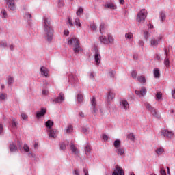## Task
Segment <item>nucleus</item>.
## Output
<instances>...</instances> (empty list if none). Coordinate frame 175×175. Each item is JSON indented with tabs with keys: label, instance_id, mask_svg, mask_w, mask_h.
<instances>
[{
	"label": "nucleus",
	"instance_id": "f257e3e1",
	"mask_svg": "<svg viewBox=\"0 0 175 175\" xmlns=\"http://www.w3.org/2000/svg\"><path fill=\"white\" fill-rule=\"evenodd\" d=\"M43 27L44 38L48 42H51V40H53V37L54 36V28L51 24V18L49 17H44Z\"/></svg>",
	"mask_w": 175,
	"mask_h": 175
},
{
	"label": "nucleus",
	"instance_id": "f03ea898",
	"mask_svg": "<svg viewBox=\"0 0 175 175\" xmlns=\"http://www.w3.org/2000/svg\"><path fill=\"white\" fill-rule=\"evenodd\" d=\"M68 45L72 47V50L75 54H79L80 51H83V49L80 46V41L76 38H71L68 41Z\"/></svg>",
	"mask_w": 175,
	"mask_h": 175
},
{
	"label": "nucleus",
	"instance_id": "7ed1b4c3",
	"mask_svg": "<svg viewBox=\"0 0 175 175\" xmlns=\"http://www.w3.org/2000/svg\"><path fill=\"white\" fill-rule=\"evenodd\" d=\"M100 42L102 43V44H114V38H113V36L109 34L108 38H106V36H100L99 37Z\"/></svg>",
	"mask_w": 175,
	"mask_h": 175
},
{
	"label": "nucleus",
	"instance_id": "20e7f679",
	"mask_svg": "<svg viewBox=\"0 0 175 175\" xmlns=\"http://www.w3.org/2000/svg\"><path fill=\"white\" fill-rule=\"evenodd\" d=\"M147 17V11L145 9L141 10V11L137 14V22L143 23Z\"/></svg>",
	"mask_w": 175,
	"mask_h": 175
},
{
	"label": "nucleus",
	"instance_id": "39448f33",
	"mask_svg": "<svg viewBox=\"0 0 175 175\" xmlns=\"http://www.w3.org/2000/svg\"><path fill=\"white\" fill-rule=\"evenodd\" d=\"M94 51H95L94 61L96 62V65H99L102 59V56H100V54L99 53V50H98V48H94Z\"/></svg>",
	"mask_w": 175,
	"mask_h": 175
},
{
	"label": "nucleus",
	"instance_id": "423d86ee",
	"mask_svg": "<svg viewBox=\"0 0 175 175\" xmlns=\"http://www.w3.org/2000/svg\"><path fill=\"white\" fill-rule=\"evenodd\" d=\"M112 175H125L124 170L118 165H116L114 171L112 172Z\"/></svg>",
	"mask_w": 175,
	"mask_h": 175
},
{
	"label": "nucleus",
	"instance_id": "0eeeda50",
	"mask_svg": "<svg viewBox=\"0 0 175 175\" xmlns=\"http://www.w3.org/2000/svg\"><path fill=\"white\" fill-rule=\"evenodd\" d=\"M161 135L164 136V137H167V139H172L174 133L169 130H163L161 131Z\"/></svg>",
	"mask_w": 175,
	"mask_h": 175
},
{
	"label": "nucleus",
	"instance_id": "6e6552de",
	"mask_svg": "<svg viewBox=\"0 0 175 175\" xmlns=\"http://www.w3.org/2000/svg\"><path fill=\"white\" fill-rule=\"evenodd\" d=\"M91 105H92V114H96V113H98V109H96V100L95 97H93V98L91 101Z\"/></svg>",
	"mask_w": 175,
	"mask_h": 175
},
{
	"label": "nucleus",
	"instance_id": "1a4fd4ad",
	"mask_svg": "<svg viewBox=\"0 0 175 175\" xmlns=\"http://www.w3.org/2000/svg\"><path fill=\"white\" fill-rule=\"evenodd\" d=\"M46 113H47V110L45 108H42L40 111L36 112V117L39 120V118L44 117V116H46Z\"/></svg>",
	"mask_w": 175,
	"mask_h": 175
},
{
	"label": "nucleus",
	"instance_id": "9d476101",
	"mask_svg": "<svg viewBox=\"0 0 175 175\" xmlns=\"http://www.w3.org/2000/svg\"><path fill=\"white\" fill-rule=\"evenodd\" d=\"M48 132L49 137H51L53 139H55V137H57V133L58 132L57 129H50L49 130H48Z\"/></svg>",
	"mask_w": 175,
	"mask_h": 175
},
{
	"label": "nucleus",
	"instance_id": "9b49d317",
	"mask_svg": "<svg viewBox=\"0 0 175 175\" xmlns=\"http://www.w3.org/2000/svg\"><path fill=\"white\" fill-rule=\"evenodd\" d=\"M65 100V96L63 93H59L57 98H55L53 102L55 103H62Z\"/></svg>",
	"mask_w": 175,
	"mask_h": 175
},
{
	"label": "nucleus",
	"instance_id": "f8f14e48",
	"mask_svg": "<svg viewBox=\"0 0 175 175\" xmlns=\"http://www.w3.org/2000/svg\"><path fill=\"white\" fill-rule=\"evenodd\" d=\"M5 1L10 10H12V11L16 10V4H14V0H5Z\"/></svg>",
	"mask_w": 175,
	"mask_h": 175
},
{
	"label": "nucleus",
	"instance_id": "ddd939ff",
	"mask_svg": "<svg viewBox=\"0 0 175 175\" xmlns=\"http://www.w3.org/2000/svg\"><path fill=\"white\" fill-rule=\"evenodd\" d=\"M70 147L71 148V151L72 154L77 156L79 155V150L77 149V148H76V146H75V144H73V143L70 144Z\"/></svg>",
	"mask_w": 175,
	"mask_h": 175
},
{
	"label": "nucleus",
	"instance_id": "4468645a",
	"mask_svg": "<svg viewBox=\"0 0 175 175\" xmlns=\"http://www.w3.org/2000/svg\"><path fill=\"white\" fill-rule=\"evenodd\" d=\"M40 72L42 76H44L45 77L49 76V70L46 67L42 66L40 68Z\"/></svg>",
	"mask_w": 175,
	"mask_h": 175
},
{
	"label": "nucleus",
	"instance_id": "2eb2a0df",
	"mask_svg": "<svg viewBox=\"0 0 175 175\" xmlns=\"http://www.w3.org/2000/svg\"><path fill=\"white\" fill-rule=\"evenodd\" d=\"M120 106L122 109H124V110H128L129 108V104L128 103V101L124 100L120 102Z\"/></svg>",
	"mask_w": 175,
	"mask_h": 175
},
{
	"label": "nucleus",
	"instance_id": "dca6fc26",
	"mask_svg": "<svg viewBox=\"0 0 175 175\" xmlns=\"http://www.w3.org/2000/svg\"><path fill=\"white\" fill-rule=\"evenodd\" d=\"M115 96L116 94L112 91H109L107 94V102H111V100L114 99Z\"/></svg>",
	"mask_w": 175,
	"mask_h": 175
},
{
	"label": "nucleus",
	"instance_id": "f3484780",
	"mask_svg": "<svg viewBox=\"0 0 175 175\" xmlns=\"http://www.w3.org/2000/svg\"><path fill=\"white\" fill-rule=\"evenodd\" d=\"M105 8H107V9H111V10H116V9H117V6L113 3H108L105 4Z\"/></svg>",
	"mask_w": 175,
	"mask_h": 175
},
{
	"label": "nucleus",
	"instance_id": "a211bd4d",
	"mask_svg": "<svg viewBox=\"0 0 175 175\" xmlns=\"http://www.w3.org/2000/svg\"><path fill=\"white\" fill-rule=\"evenodd\" d=\"M53 125H54V122L51 120H49L45 122V126H46L49 130L53 129L52 128Z\"/></svg>",
	"mask_w": 175,
	"mask_h": 175
},
{
	"label": "nucleus",
	"instance_id": "6ab92c4d",
	"mask_svg": "<svg viewBox=\"0 0 175 175\" xmlns=\"http://www.w3.org/2000/svg\"><path fill=\"white\" fill-rule=\"evenodd\" d=\"M116 152L118 155H124V154H125V149L120 146V148H116Z\"/></svg>",
	"mask_w": 175,
	"mask_h": 175
},
{
	"label": "nucleus",
	"instance_id": "aec40b11",
	"mask_svg": "<svg viewBox=\"0 0 175 175\" xmlns=\"http://www.w3.org/2000/svg\"><path fill=\"white\" fill-rule=\"evenodd\" d=\"M9 148L11 152H16L17 151V146L14 144H10Z\"/></svg>",
	"mask_w": 175,
	"mask_h": 175
},
{
	"label": "nucleus",
	"instance_id": "412c9836",
	"mask_svg": "<svg viewBox=\"0 0 175 175\" xmlns=\"http://www.w3.org/2000/svg\"><path fill=\"white\" fill-rule=\"evenodd\" d=\"M151 113L153 116V117H155V118H161V114H159V112L158 111H157V109H154L151 112Z\"/></svg>",
	"mask_w": 175,
	"mask_h": 175
},
{
	"label": "nucleus",
	"instance_id": "4be33fe9",
	"mask_svg": "<svg viewBox=\"0 0 175 175\" xmlns=\"http://www.w3.org/2000/svg\"><path fill=\"white\" fill-rule=\"evenodd\" d=\"M159 17L161 20V23H163V21H165L166 20V14H165V12L161 11L159 13Z\"/></svg>",
	"mask_w": 175,
	"mask_h": 175
},
{
	"label": "nucleus",
	"instance_id": "5701e85b",
	"mask_svg": "<svg viewBox=\"0 0 175 175\" xmlns=\"http://www.w3.org/2000/svg\"><path fill=\"white\" fill-rule=\"evenodd\" d=\"M153 73L155 79H159V77H161V74L159 73V70L158 68H154Z\"/></svg>",
	"mask_w": 175,
	"mask_h": 175
},
{
	"label": "nucleus",
	"instance_id": "b1692460",
	"mask_svg": "<svg viewBox=\"0 0 175 175\" xmlns=\"http://www.w3.org/2000/svg\"><path fill=\"white\" fill-rule=\"evenodd\" d=\"M150 44H151V46H153L154 47H157V46H158V44H159L158 40H157L155 38H152L150 40Z\"/></svg>",
	"mask_w": 175,
	"mask_h": 175
},
{
	"label": "nucleus",
	"instance_id": "393cba45",
	"mask_svg": "<svg viewBox=\"0 0 175 175\" xmlns=\"http://www.w3.org/2000/svg\"><path fill=\"white\" fill-rule=\"evenodd\" d=\"M145 107L147 109V110H148L149 111H150V113H152L154 109L155 108H154L153 107L151 106V104L150 103H146L145 104Z\"/></svg>",
	"mask_w": 175,
	"mask_h": 175
},
{
	"label": "nucleus",
	"instance_id": "a878e982",
	"mask_svg": "<svg viewBox=\"0 0 175 175\" xmlns=\"http://www.w3.org/2000/svg\"><path fill=\"white\" fill-rule=\"evenodd\" d=\"M113 146L115 148H119L120 147H121V141H120V139L115 140L113 142Z\"/></svg>",
	"mask_w": 175,
	"mask_h": 175
},
{
	"label": "nucleus",
	"instance_id": "bb28decb",
	"mask_svg": "<svg viewBox=\"0 0 175 175\" xmlns=\"http://www.w3.org/2000/svg\"><path fill=\"white\" fill-rule=\"evenodd\" d=\"M156 154H157V155H162V154H163V152H165V149H163V148H158L156 150H155Z\"/></svg>",
	"mask_w": 175,
	"mask_h": 175
},
{
	"label": "nucleus",
	"instance_id": "cd10ccee",
	"mask_svg": "<svg viewBox=\"0 0 175 175\" xmlns=\"http://www.w3.org/2000/svg\"><path fill=\"white\" fill-rule=\"evenodd\" d=\"M137 81H139V83L144 84V83H146V77H144V76H138Z\"/></svg>",
	"mask_w": 175,
	"mask_h": 175
},
{
	"label": "nucleus",
	"instance_id": "c85d7f7f",
	"mask_svg": "<svg viewBox=\"0 0 175 175\" xmlns=\"http://www.w3.org/2000/svg\"><path fill=\"white\" fill-rule=\"evenodd\" d=\"M77 102H79V103H81V102H83V100H84V97H83L82 94H78L77 96Z\"/></svg>",
	"mask_w": 175,
	"mask_h": 175
},
{
	"label": "nucleus",
	"instance_id": "c756f323",
	"mask_svg": "<svg viewBox=\"0 0 175 175\" xmlns=\"http://www.w3.org/2000/svg\"><path fill=\"white\" fill-rule=\"evenodd\" d=\"M91 146H90L88 144L86 145L85 148V152L86 154V155H88V154H90V152H91Z\"/></svg>",
	"mask_w": 175,
	"mask_h": 175
},
{
	"label": "nucleus",
	"instance_id": "7c9ffc66",
	"mask_svg": "<svg viewBox=\"0 0 175 175\" xmlns=\"http://www.w3.org/2000/svg\"><path fill=\"white\" fill-rule=\"evenodd\" d=\"M14 83V79L12 77H9L8 79V85H12Z\"/></svg>",
	"mask_w": 175,
	"mask_h": 175
},
{
	"label": "nucleus",
	"instance_id": "2f4dec72",
	"mask_svg": "<svg viewBox=\"0 0 175 175\" xmlns=\"http://www.w3.org/2000/svg\"><path fill=\"white\" fill-rule=\"evenodd\" d=\"M146 94H147V90H146V88H142L139 91V95H141L142 96H144Z\"/></svg>",
	"mask_w": 175,
	"mask_h": 175
},
{
	"label": "nucleus",
	"instance_id": "473e14b6",
	"mask_svg": "<svg viewBox=\"0 0 175 175\" xmlns=\"http://www.w3.org/2000/svg\"><path fill=\"white\" fill-rule=\"evenodd\" d=\"M69 81L71 83H73L74 81H77V78L76 77H74L73 75H69Z\"/></svg>",
	"mask_w": 175,
	"mask_h": 175
},
{
	"label": "nucleus",
	"instance_id": "72a5a7b5",
	"mask_svg": "<svg viewBox=\"0 0 175 175\" xmlns=\"http://www.w3.org/2000/svg\"><path fill=\"white\" fill-rule=\"evenodd\" d=\"M73 131V126L72 125L68 126L66 129V133H70Z\"/></svg>",
	"mask_w": 175,
	"mask_h": 175
},
{
	"label": "nucleus",
	"instance_id": "f704fd0d",
	"mask_svg": "<svg viewBox=\"0 0 175 175\" xmlns=\"http://www.w3.org/2000/svg\"><path fill=\"white\" fill-rule=\"evenodd\" d=\"M105 27H106V25L105 23H101V25H100V32L101 35L103 34L102 31H105Z\"/></svg>",
	"mask_w": 175,
	"mask_h": 175
},
{
	"label": "nucleus",
	"instance_id": "c9c22d12",
	"mask_svg": "<svg viewBox=\"0 0 175 175\" xmlns=\"http://www.w3.org/2000/svg\"><path fill=\"white\" fill-rule=\"evenodd\" d=\"M170 62L169 61V57H165L164 59V64L167 68H169Z\"/></svg>",
	"mask_w": 175,
	"mask_h": 175
},
{
	"label": "nucleus",
	"instance_id": "e433bc0d",
	"mask_svg": "<svg viewBox=\"0 0 175 175\" xmlns=\"http://www.w3.org/2000/svg\"><path fill=\"white\" fill-rule=\"evenodd\" d=\"M75 24L77 25V27H81V23H80V19L79 18H75Z\"/></svg>",
	"mask_w": 175,
	"mask_h": 175
},
{
	"label": "nucleus",
	"instance_id": "4c0bfd02",
	"mask_svg": "<svg viewBox=\"0 0 175 175\" xmlns=\"http://www.w3.org/2000/svg\"><path fill=\"white\" fill-rule=\"evenodd\" d=\"M23 150H24L25 152H29V147L28 146V145L27 144H25L24 145Z\"/></svg>",
	"mask_w": 175,
	"mask_h": 175
},
{
	"label": "nucleus",
	"instance_id": "58836bf2",
	"mask_svg": "<svg viewBox=\"0 0 175 175\" xmlns=\"http://www.w3.org/2000/svg\"><path fill=\"white\" fill-rule=\"evenodd\" d=\"M90 27L91 28V29H92V31H96V25H95L94 23H90Z\"/></svg>",
	"mask_w": 175,
	"mask_h": 175
},
{
	"label": "nucleus",
	"instance_id": "ea45409f",
	"mask_svg": "<svg viewBox=\"0 0 175 175\" xmlns=\"http://www.w3.org/2000/svg\"><path fill=\"white\" fill-rule=\"evenodd\" d=\"M83 8H79L77 12V16H81V14H83Z\"/></svg>",
	"mask_w": 175,
	"mask_h": 175
},
{
	"label": "nucleus",
	"instance_id": "a19ab883",
	"mask_svg": "<svg viewBox=\"0 0 175 175\" xmlns=\"http://www.w3.org/2000/svg\"><path fill=\"white\" fill-rule=\"evenodd\" d=\"M128 139H130V140H135V135L133 133H130L127 135Z\"/></svg>",
	"mask_w": 175,
	"mask_h": 175
},
{
	"label": "nucleus",
	"instance_id": "79ce46f5",
	"mask_svg": "<svg viewBox=\"0 0 175 175\" xmlns=\"http://www.w3.org/2000/svg\"><path fill=\"white\" fill-rule=\"evenodd\" d=\"M131 77H133V79H137V72H136L135 70L132 71Z\"/></svg>",
	"mask_w": 175,
	"mask_h": 175
},
{
	"label": "nucleus",
	"instance_id": "37998d69",
	"mask_svg": "<svg viewBox=\"0 0 175 175\" xmlns=\"http://www.w3.org/2000/svg\"><path fill=\"white\" fill-rule=\"evenodd\" d=\"M125 38H126L127 39H132V38H133V34H132V33H126Z\"/></svg>",
	"mask_w": 175,
	"mask_h": 175
},
{
	"label": "nucleus",
	"instance_id": "c03bdc74",
	"mask_svg": "<svg viewBox=\"0 0 175 175\" xmlns=\"http://www.w3.org/2000/svg\"><path fill=\"white\" fill-rule=\"evenodd\" d=\"M12 126H17V120L14 118L12 119Z\"/></svg>",
	"mask_w": 175,
	"mask_h": 175
},
{
	"label": "nucleus",
	"instance_id": "a18cd8bd",
	"mask_svg": "<svg viewBox=\"0 0 175 175\" xmlns=\"http://www.w3.org/2000/svg\"><path fill=\"white\" fill-rule=\"evenodd\" d=\"M144 36L145 39H148V38H150V33H148V31H144Z\"/></svg>",
	"mask_w": 175,
	"mask_h": 175
},
{
	"label": "nucleus",
	"instance_id": "49530a36",
	"mask_svg": "<svg viewBox=\"0 0 175 175\" xmlns=\"http://www.w3.org/2000/svg\"><path fill=\"white\" fill-rule=\"evenodd\" d=\"M109 75L110 77H111L113 79V77H114V76L116 75V71H114V70L109 71Z\"/></svg>",
	"mask_w": 175,
	"mask_h": 175
},
{
	"label": "nucleus",
	"instance_id": "de8ad7c7",
	"mask_svg": "<svg viewBox=\"0 0 175 175\" xmlns=\"http://www.w3.org/2000/svg\"><path fill=\"white\" fill-rule=\"evenodd\" d=\"M6 98H7L6 94H0V99L1 100H5V99H6Z\"/></svg>",
	"mask_w": 175,
	"mask_h": 175
},
{
	"label": "nucleus",
	"instance_id": "09e8293b",
	"mask_svg": "<svg viewBox=\"0 0 175 175\" xmlns=\"http://www.w3.org/2000/svg\"><path fill=\"white\" fill-rule=\"evenodd\" d=\"M60 150H66V145L64 143L60 144Z\"/></svg>",
	"mask_w": 175,
	"mask_h": 175
},
{
	"label": "nucleus",
	"instance_id": "8fccbe9b",
	"mask_svg": "<svg viewBox=\"0 0 175 175\" xmlns=\"http://www.w3.org/2000/svg\"><path fill=\"white\" fill-rule=\"evenodd\" d=\"M31 14L27 12L25 14V18H27V20H31Z\"/></svg>",
	"mask_w": 175,
	"mask_h": 175
},
{
	"label": "nucleus",
	"instance_id": "3c124183",
	"mask_svg": "<svg viewBox=\"0 0 175 175\" xmlns=\"http://www.w3.org/2000/svg\"><path fill=\"white\" fill-rule=\"evenodd\" d=\"M21 117H22V119L25 120V121H26V120H28V116L25 113H22Z\"/></svg>",
	"mask_w": 175,
	"mask_h": 175
},
{
	"label": "nucleus",
	"instance_id": "603ef678",
	"mask_svg": "<svg viewBox=\"0 0 175 175\" xmlns=\"http://www.w3.org/2000/svg\"><path fill=\"white\" fill-rule=\"evenodd\" d=\"M156 97L157 98V99H161L162 98V94H161V92H158L156 94Z\"/></svg>",
	"mask_w": 175,
	"mask_h": 175
},
{
	"label": "nucleus",
	"instance_id": "864d4df0",
	"mask_svg": "<svg viewBox=\"0 0 175 175\" xmlns=\"http://www.w3.org/2000/svg\"><path fill=\"white\" fill-rule=\"evenodd\" d=\"M68 24L69 25H70V27H73V22H72V20L70 19V18H68Z\"/></svg>",
	"mask_w": 175,
	"mask_h": 175
},
{
	"label": "nucleus",
	"instance_id": "5fc2aeb1",
	"mask_svg": "<svg viewBox=\"0 0 175 175\" xmlns=\"http://www.w3.org/2000/svg\"><path fill=\"white\" fill-rule=\"evenodd\" d=\"M138 44L139 46H141V47H143L144 46V42H143V40H139Z\"/></svg>",
	"mask_w": 175,
	"mask_h": 175
},
{
	"label": "nucleus",
	"instance_id": "6e6d98bb",
	"mask_svg": "<svg viewBox=\"0 0 175 175\" xmlns=\"http://www.w3.org/2000/svg\"><path fill=\"white\" fill-rule=\"evenodd\" d=\"M89 77L90 79H94L95 77V74H94V72H90Z\"/></svg>",
	"mask_w": 175,
	"mask_h": 175
},
{
	"label": "nucleus",
	"instance_id": "4d7b16f0",
	"mask_svg": "<svg viewBox=\"0 0 175 175\" xmlns=\"http://www.w3.org/2000/svg\"><path fill=\"white\" fill-rule=\"evenodd\" d=\"M160 174L161 175H166V171L165 170H163V169H161Z\"/></svg>",
	"mask_w": 175,
	"mask_h": 175
},
{
	"label": "nucleus",
	"instance_id": "13d9d810",
	"mask_svg": "<svg viewBox=\"0 0 175 175\" xmlns=\"http://www.w3.org/2000/svg\"><path fill=\"white\" fill-rule=\"evenodd\" d=\"M1 13L4 18H5L8 16V14H6V11L5 10H2Z\"/></svg>",
	"mask_w": 175,
	"mask_h": 175
},
{
	"label": "nucleus",
	"instance_id": "bf43d9fd",
	"mask_svg": "<svg viewBox=\"0 0 175 175\" xmlns=\"http://www.w3.org/2000/svg\"><path fill=\"white\" fill-rule=\"evenodd\" d=\"M59 6H64V3L62 0H58Z\"/></svg>",
	"mask_w": 175,
	"mask_h": 175
},
{
	"label": "nucleus",
	"instance_id": "052dcab7",
	"mask_svg": "<svg viewBox=\"0 0 175 175\" xmlns=\"http://www.w3.org/2000/svg\"><path fill=\"white\" fill-rule=\"evenodd\" d=\"M49 94V90H42V95H48Z\"/></svg>",
	"mask_w": 175,
	"mask_h": 175
},
{
	"label": "nucleus",
	"instance_id": "680f3d73",
	"mask_svg": "<svg viewBox=\"0 0 175 175\" xmlns=\"http://www.w3.org/2000/svg\"><path fill=\"white\" fill-rule=\"evenodd\" d=\"M103 140H108L109 139V137L106 135V134H104L103 135Z\"/></svg>",
	"mask_w": 175,
	"mask_h": 175
},
{
	"label": "nucleus",
	"instance_id": "e2e57ef3",
	"mask_svg": "<svg viewBox=\"0 0 175 175\" xmlns=\"http://www.w3.org/2000/svg\"><path fill=\"white\" fill-rule=\"evenodd\" d=\"M83 173L85 175H88V170L83 168Z\"/></svg>",
	"mask_w": 175,
	"mask_h": 175
},
{
	"label": "nucleus",
	"instance_id": "0e129e2a",
	"mask_svg": "<svg viewBox=\"0 0 175 175\" xmlns=\"http://www.w3.org/2000/svg\"><path fill=\"white\" fill-rule=\"evenodd\" d=\"M73 173L75 175H80V174H79V170H75Z\"/></svg>",
	"mask_w": 175,
	"mask_h": 175
},
{
	"label": "nucleus",
	"instance_id": "69168bd1",
	"mask_svg": "<svg viewBox=\"0 0 175 175\" xmlns=\"http://www.w3.org/2000/svg\"><path fill=\"white\" fill-rule=\"evenodd\" d=\"M64 34L66 35V36H68L69 35V31L68 30H64Z\"/></svg>",
	"mask_w": 175,
	"mask_h": 175
},
{
	"label": "nucleus",
	"instance_id": "338daca9",
	"mask_svg": "<svg viewBox=\"0 0 175 175\" xmlns=\"http://www.w3.org/2000/svg\"><path fill=\"white\" fill-rule=\"evenodd\" d=\"M1 46H2V47H6L8 46V43L6 42H2L1 44Z\"/></svg>",
	"mask_w": 175,
	"mask_h": 175
},
{
	"label": "nucleus",
	"instance_id": "774afa93",
	"mask_svg": "<svg viewBox=\"0 0 175 175\" xmlns=\"http://www.w3.org/2000/svg\"><path fill=\"white\" fill-rule=\"evenodd\" d=\"M82 131L83 133H87L88 132V130L86 128H83Z\"/></svg>",
	"mask_w": 175,
	"mask_h": 175
}]
</instances>
